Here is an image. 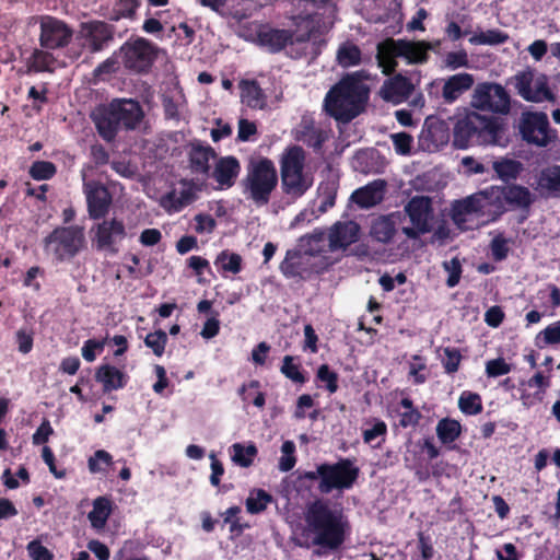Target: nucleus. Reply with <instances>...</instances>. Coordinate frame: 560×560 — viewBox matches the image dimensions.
I'll return each instance as SVG.
<instances>
[{"mask_svg":"<svg viewBox=\"0 0 560 560\" xmlns=\"http://www.w3.org/2000/svg\"><path fill=\"white\" fill-rule=\"evenodd\" d=\"M303 521L304 525L296 529L293 541L299 547L313 548V553L319 557L338 550L349 532L343 512L323 500L306 506Z\"/></svg>","mask_w":560,"mask_h":560,"instance_id":"f257e3e1","label":"nucleus"},{"mask_svg":"<svg viewBox=\"0 0 560 560\" xmlns=\"http://www.w3.org/2000/svg\"><path fill=\"white\" fill-rule=\"evenodd\" d=\"M328 135L325 130L316 128L314 126L306 125L304 127V130L301 131V136L299 139L306 143L308 147L318 149L326 141Z\"/></svg>","mask_w":560,"mask_h":560,"instance_id":"de8ad7c7","label":"nucleus"},{"mask_svg":"<svg viewBox=\"0 0 560 560\" xmlns=\"http://www.w3.org/2000/svg\"><path fill=\"white\" fill-rule=\"evenodd\" d=\"M142 118L143 112L139 103L132 100H115L93 113L96 128L107 141L114 139L120 127L135 129Z\"/></svg>","mask_w":560,"mask_h":560,"instance_id":"7ed1b4c3","label":"nucleus"},{"mask_svg":"<svg viewBox=\"0 0 560 560\" xmlns=\"http://www.w3.org/2000/svg\"><path fill=\"white\" fill-rule=\"evenodd\" d=\"M167 342V335L163 330H156L147 335L144 343L156 357H161L164 353V349Z\"/></svg>","mask_w":560,"mask_h":560,"instance_id":"8fccbe9b","label":"nucleus"},{"mask_svg":"<svg viewBox=\"0 0 560 560\" xmlns=\"http://www.w3.org/2000/svg\"><path fill=\"white\" fill-rule=\"evenodd\" d=\"M83 230L70 226L55 230L45 240V249L59 260L74 256L83 246Z\"/></svg>","mask_w":560,"mask_h":560,"instance_id":"9d476101","label":"nucleus"},{"mask_svg":"<svg viewBox=\"0 0 560 560\" xmlns=\"http://www.w3.org/2000/svg\"><path fill=\"white\" fill-rule=\"evenodd\" d=\"M492 167L498 177L502 180L516 178V176L522 171L521 162L508 158H502L494 161Z\"/></svg>","mask_w":560,"mask_h":560,"instance_id":"a19ab883","label":"nucleus"},{"mask_svg":"<svg viewBox=\"0 0 560 560\" xmlns=\"http://www.w3.org/2000/svg\"><path fill=\"white\" fill-rule=\"evenodd\" d=\"M18 349L21 353L27 354L33 349L34 334L32 330L21 328L15 334Z\"/></svg>","mask_w":560,"mask_h":560,"instance_id":"0e129e2a","label":"nucleus"},{"mask_svg":"<svg viewBox=\"0 0 560 560\" xmlns=\"http://www.w3.org/2000/svg\"><path fill=\"white\" fill-rule=\"evenodd\" d=\"M257 453V447L253 443L247 445L242 443H234L230 447L232 462L243 468H247L253 465Z\"/></svg>","mask_w":560,"mask_h":560,"instance_id":"58836bf2","label":"nucleus"},{"mask_svg":"<svg viewBox=\"0 0 560 560\" xmlns=\"http://www.w3.org/2000/svg\"><path fill=\"white\" fill-rule=\"evenodd\" d=\"M508 38V34L499 30H487L476 32L469 38V43L472 45H499L505 43Z\"/></svg>","mask_w":560,"mask_h":560,"instance_id":"c03bdc74","label":"nucleus"},{"mask_svg":"<svg viewBox=\"0 0 560 560\" xmlns=\"http://www.w3.org/2000/svg\"><path fill=\"white\" fill-rule=\"evenodd\" d=\"M200 191L199 185L191 180H180L172 189L161 197L160 206L167 212H178L192 203Z\"/></svg>","mask_w":560,"mask_h":560,"instance_id":"4468645a","label":"nucleus"},{"mask_svg":"<svg viewBox=\"0 0 560 560\" xmlns=\"http://www.w3.org/2000/svg\"><path fill=\"white\" fill-rule=\"evenodd\" d=\"M503 192L508 210L527 209L534 200L529 189L524 186H503Z\"/></svg>","mask_w":560,"mask_h":560,"instance_id":"72a5a7b5","label":"nucleus"},{"mask_svg":"<svg viewBox=\"0 0 560 560\" xmlns=\"http://www.w3.org/2000/svg\"><path fill=\"white\" fill-rule=\"evenodd\" d=\"M323 480L319 481L318 489L323 493H329L334 489H349L358 477V468L353 464L343 459L336 464H324Z\"/></svg>","mask_w":560,"mask_h":560,"instance_id":"f8f14e48","label":"nucleus"},{"mask_svg":"<svg viewBox=\"0 0 560 560\" xmlns=\"http://www.w3.org/2000/svg\"><path fill=\"white\" fill-rule=\"evenodd\" d=\"M56 173V167L51 162L38 161L35 162L30 170V174L34 179L45 180L49 179Z\"/></svg>","mask_w":560,"mask_h":560,"instance_id":"5fc2aeb1","label":"nucleus"},{"mask_svg":"<svg viewBox=\"0 0 560 560\" xmlns=\"http://www.w3.org/2000/svg\"><path fill=\"white\" fill-rule=\"evenodd\" d=\"M472 118L476 121V137L479 144H501L504 132V124L502 120L492 116L481 115L477 112H472Z\"/></svg>","mask_w":560,"mask_h":560,"instance_id":"6ab92c4d","label":"nucleus"},{"mask_svg":"<svg viewBox=\"0 0 560 560\" xmlns=\"http://www.w3.org/2000/svg\"><path fill=\"white\" fill-rule=\"evenodd\" d=\"M366 71H355L343 77L326 95L325 109L336 120L348 122L361 114L369 100Z\"/></svg>","mask_w":560,"mask_h":560,"instance_id":"f03ea898","label":"nucleus"},{"mask_svg":"<svg viewBox=\"0 0 560 560\" xmlns=\"http://www.w3.org/2000/svg\"><path fill=\"white\" fill-rule=\"evenodd\" d=\"M460 431L459 422L453 419H442L436 425V435L444 444L454 442L459 436Z\"/></svg>","mask_w":560,"mask_h":560,"instance_id":"79ce46f5","label":"nucleus"},{"mask_svg":"<svg viewBox=\"0 0 560 560\" xmlns=\"http://www.w3.org/2000/svg\"><path fill=\"white\" fill-rule=\"evenodd\" d=\"M483 197L485 214L495 218L508 211L503 187L491 186L483 190Z\"/></svg>","mask_w":560,"mask_h":560,"instance_id":"c9c22d12","label":"nucleus"},{"mask_svg":"<svg viewBox=\"0 0 560 560\" xmlns=\"http://www.w3.org/2000/svg\"><path fill=\"white\" fill-rule=\"evenodd\" d=\"M92 231L101 249H114V245L126 235L124 223L117 219L104 220Z\"/></svg>","mask_w":560,"mask_h":560,"instance_id":"412c9836","label":"nucleus"},{"mask_svg":"<svg viewBox=\"0 0 560 560\" xmlns=\"http://www.w3.org/2000/svg\"><path fill=\"white\" fill-rule=\"evenodd\" d=\"M520 131L526 142L538 147H546L556 138V132L549 127L547 115L539 112L523 113Z\"/></svg>","mask_w":560,"mask_h":560,"instance_id":"9b49d317","label":"nucleus"},{"mask_svg":"<svg viewBox=\"0 0 560 560\" xmlns=\"http://www.w3.org/2000/svg\"><path fill=\"white\" fill-rule=\"evenodd\" d=\"M401 217L400 212H393L372 219L369 231L370 236L378 243H389L396 234Z\"/></svg>","mask_w":560,"mask_h":560,"instance_id":"4be33fe9","label":"nucleus"},{"mask_svg":"<svg viewBox=\"0 0 560 560\" xmlns=\"http://www.w3.org/2000/svg\"><path fill=\"white\" fill-rule=\"evenodd\" d=\"M83 192L86 198L88 211L92 219H100L108 212L112 196L104 185L97 182H84Z\"/></svg>","mask_w":560,"mask_h":560,"instance_id":"a211bd4d","label":"nucleus"},{"mask_svg":"<svg viewBox=\"0 0 560 560\" xmlns=\"http://www.w3.org/2000/svg\"><path fill=\"white\" fill-rule=\"evenodd\" d=\"M511 83L518 95L527 102L540 103L551 101L553 95L545 74L533 69H525L511 78Z\"/></svg>","mask_w":560,"mask_h":560,"instance_id":"1a4fd4ad","label":"nucleus"},{"mask_svg":"<svg viewBox=\"0 0 560 560\" xmlns=\"http://www.w3.org/2000/svg\"><path fill=\"white\" fill-rule=\"evenodd\" d=\"M328 238L323 232H314L311 235L304 236L299 242V249L313 260V268L316 273L323 272L334 264L330 257L326 254L329 250Z\"/></svg>","mask_w":560,"mask_h":560,"instance_id":"ddd939ff","label":"nucleus"},{"mask_svg":"<svg viewBox=\"0 0 560 560\" xmlns=\"http://www.w3.org/2000/svg\"><path fill=\"white\" fill-rule=\"evenodd\" d=\"M277 185L278 173L271 160L259 158L249 162L242 180L243 195L247 200L256 207L268 205Z\"/></svg>","mask_w":560,"mask_h":560,"instance_id":"39448f33","label":"nucleus"},{"mask_svg":"<svg viewBox=\"0 0 560 560\" xmlns=\"http://www.w3.org/2000/svg\"><path fill=\"white\" fill-rule=\"evenodd\" d=\"M95 380L102 384L105 393L122 388L127 383V375L116 366L102 364L95 372Z\"/></svg>","mask_w":560,"mask_h":560,"instance_id":"7c9ffc66","label":"nucleus"},{"mask_svg":"<svg viewBox=\"0 0 560 560\" xmlns=\"http://www.w3.org/2000/svg\"><path fill=\"white\" fill-rule=\"evenodd\" d=\"M474 83V75L467 72H460L447 77L443 80L442 97L445 103L452 104L457 101L464 93L469 91Z\"/></svg>","mask_w":560,"mask_h":560,"instance_id":"b1692460","label":"nucleus"},{"mask_svg":"<svg viewBox=\"0 0 560 560\" xmlns=\"http://www.w3.org/2000/svg\"><path fill=\"white\" fill-rule=\"evenodd\" d=\"M137 7V0H118L114 7L113 19L131 18Z\"/></svg>","mask_w":560,"mask_h":560,"instance_id":"bf43d9fd","label":"nucleus"},{"mask_svg":"<svg viewBox=\"0 0 560 560\" xmlns=\"http://www.w3.org/2000/svg\"><path fill=\"white\" fill-rule=\"evenodd\" d=\"M538 186L555 196H560V166H550L541 171Z\"/></svg>","mask_w":560,"mask_h":560,"instance_id":"ea45409f","label":"nucleus"},{"mask_svg":"<svg viewBox=\"0 0 560 560\" xmlns=\"http://www.w3.org/2000/svg\"><path fill=\"white\" fill-rule=\"evenodd\" d=\"M281 372L291 381L295 383H304L305 378L300 372V369L296 364L293 363L292 357L287 355L283 359V364L281 368Z\"/></svg>","mask_w":560,"mask_h":560,"instance_id":"e2e57ef3","label":"nucleus"},{"mask_svg":"<svg viewBox=\"0 0 560 560\" xmlns=\"http://www.w3.org/2000/svg\"><path fill=\"white\" fill-rule=\"evenodd\" d=\"M27 551L33 560H51V552L39 541L33 540L27 545Z\"/></svg>","mask_w":560,"mask_h":560,"instance_id":"774afa93","label":"nucleus"},{"mask_svg":"<svg viewBox=\"0 0 560 560\" xmlns=\"http://www.w3.org/2000/svg\"><path fill=\"white\" fill-rule=\"evenodd\" d=\"M469 60L465 50L452 51L445 56L444 65L450 70L468 67Z\"/></svg>","mask_w":560,"mask_h":560,"instance_id":"13d9d810","label":"nucleus"},{"mask_svg":"<svg viewBox=\"0 0 560 560\" xmlns=\"http://www.w3.org/2000/svg\"><path fill=\"white\" fill-rule=\"evenodd\" d=\"M156 52V47L149 40L138 38L125 48L126 65L137 71H142L153 62Z\"/></svg>","mask_w":560,"mask_h":560,"instance_id":"f3484780","label":"nucleus"},{"mask_svg":"<svg viewBox=\"0 0 560 560\" xmlns=\"http://www.w3.org/2000/svg\"><path fill=\"white\" fill-rule=\"evenodd\" d=\"M89 469L91 472H101L103 471L102 464L110 465L112 464V455L103 450L96 451L92 457H90Z\"/></svg>","mask_w":560,"mask_h":560,"instance_id":"052dcab7","label":"nucleus"},{"mask_svg":"<svg viewBox=\"0 0 560 560\" xmlns=\"http://www.w3.org/2000/svg\"><path fill=\"white\" fill-rule=\"evenodd\" d=\"M195 231L199 234H210L217 226L215 220L205 213H199L195 217Z\"/></svg>","mask_w":560,"mask_h":560,"instance_id":"338daca9","label":"nucleus"},{"mask_svg":"<svg viewBox=\"0 0 560 560\" xmlns=\"http://www.w3.org/2000/svg\"><path fill=\"white\" fill-rule=\"evenodd\" d=\"M295 445L292 441H285L281 446V457L279 458V469L281 471H289L295 465Z\"/></svg>","mask_w":560,"mask_h":560,"instance_id":"603ef678","label":"nucleus"},{"mask_svg":"<svg viewBox=\"0 0 560 560\" xmlns=\"http://www.w3.org/2000/svg\"><path fill=\"white\" fill-rule=\"evenodd\" d=\"M241 262L242 258L240 255L228 252L221 253L215 260V264L219 265L222 270L232 273H237L241 270Z\"/></svg>","mask_w":560,"mask_h":560,"instance_id":"3c124183","label":"nucleus"},{"mask_svg":"<svg viewBox=\"0 0 560 560\" xmlns=\"http://www.w3.org/2000/svg\"><path fill=\"white\" fill-rule=\"evenodd\" d=\"M413 89V84L407 78L398 74L384 82L380 94L383 100L399 104L411 95Z\"/></svg>","mask_w":560,"mask_h":560,"instance_id":"393cba45","label":"nucleus"},{"mask_svg":"<svg viewBox=\"0 0 560 560\" xmlns=\"http://www.w3.org/2000/svg\"><path fill=\"white\" fill-rule=\"evenodd\" d=\"M257 36L258 43L271 51H278L284 48L288 44L293 45L294 43L305 42L304 37H296L294 39L288 31L272 30L265 26L258 31Z\"/></svg>","mask_w":560,"mask_h":560,"instance_id":"bb28decb","label":"nucleus"},{"mask_svg":"<svg viewBox=\"0 0 560 560\" xmlns=\"http://www.w3.org/2000/svg\"><path fill=\"white\" fill-rule=\"evenodd\" d=\"M476 121L472 112L458 117L453 126V144L457 149H467L472 136H476Z\"/></svg>","mask_w":560,"mask_h":560,"instance_id":"c756f323","label":"nucleus"},{"mask_svg":"<svg viewBox=\"0 0 560 560\" xmlns=\"http://www.w3.org/2000/svg\"><path fill=\"white\" fill-rule=\"evenodd\" d=\"M384 182L374 180L366 186L357 189L351 195V200L361 208H370L382 201L384 196Z\"/></svg>","mask_w":560,"mask_h":560,"instance_id":"2f4dec72","label":"nucleus"},{"mask_svg":"<svg viewBox=\"0 0 560 560\" xmlns=\"http://www.w3.org/2000/svg\"><path fill=\"white\" fill-rule=\"evenodd\" d=\"M431 45L425 42L405 39H386L377 45L376 59L383 73L389 74L397 68V59H404L408 65H421L428 60Z\"/></svg>","mask_w":560,"mask_h":560,"instance_id":"423d86ee","label":"nucleus"},{"mask_svg":"<svg viewBox=\"0 0 560 560\" xmlns=\"http://www.w3.org/2000/svg\"><path fill=\"white\" fill-rule=\"evenodd\" d=\"M451 138V129L447 121L429 118L421 131L420 141L428 151H436L445 147Z\"/></svg>","mask_w":560,"mask_h":560,"instance_id":"aec40b11","label":"nucleus"},{"mask_svg":"<svg viewBox=\"0 0 560 560\" xmlns=\"http://www.w3.org/2000/svg\"><path fill=\"white\" fill-rule=\"evenodd\" d=\"M240 89L243 104L254 109L266 108L267 97L255 81H242Z\"/></svg>","mask_w":560,"mask_h":560,"instance_id":"f704fd0d","label":"nucleus"},{"mask_svg":"<svg viewBox=\"0 0 560 560\" xmlns=\"http://www.w3.org/2000/svg\"><path fill=\"white\" fill-rule=\"evenodd\" d=\"M443 366L447 373H454L458 370L462 355L457 349L445 348L444 349Z\"/></svg>","mask_w":560,"mask_h":560,"instance_id":"69168bd1","label":"nucleus"},{"mask_svg":"<svg viewBox=\"0 0 560 560\" xmlns=\"http://www.w3.org/2000/svg\"><path fill=\"white\" fill-rule=\"evenodd\" d=\"M110 513V501L105 497H98L93 501V509L88 514V518L92 527L95 529H102L105 527Z\"/></svg>","mask_w":560,"mask_h":560,"instance_id":"e433bc0d","label":"nucleus"},{"mask_svg":"<svg viewBox=\"0 0 560 560\" xmlns=\"http://www.w3.org/2000/svg\"><path fill=\"white\" fill-rule=\"evenodd\" d=\"M443 267H444L445 271L448 273V278L446 280L447 285L450 288L455 287L459 282L460 273H462V267H460L459 260L457 258H453L448 261H445L443 264Z\"/></svg>","mask_w":560,"mask_h":560,"instance_id":"680f3d73","label":"nucleus"},{"mask_svg":"<svg viewBox=\"0 0 560 560\" xmlns=\"http://www.w3.org/2000/svg\"><path fill=\"white\" fill-rule=\"evenodd\" d=\"M409 219V225L402 226V233L410 240H416L432 230L434 222L433 201L428 196H413L404 207Z\"/></svg>","mask_w":560,"mask_h":560,"instance_id":"0eeeda50","label":"nucleus"},{"mask_svg":"<svg viewBox=\"0 0 560 560\" xmlns=\"http://www.w3.org/2000/svg\"><path fill=\"white\" fill-rule=\"evenodd\" d=\"M511 372V364L503 358H497L486 362V374L489 377H498Z\"/></svg>","mask_w":560,"mask_h":560,"instance_id":"6e6d98bb","label":"nucleus"},{"mask_svg":"<svg viewBox=\"0 0 560 560\" xmlns=\"http://www.w3.org/2000/svg\"><path fill=\"white\" fill-rule=\"evenodd\" d=\"M542 341L544 345L560 343V320L551 323L536 336V342Z\"/></svg>","mask_w":560,"mask_h":560,"instance_id":"864d4df0","label":"nucleus"},{"mask_svg":"<svg viewBox=\"0 0 560 560\" xmlns=\"http://www.w3.org/2000/svg\"><path fill=\"white\" fill-rule=\"evenodd\" d=\"M104 346L105 340H86L81 349L83 359L88 362H93L96 359V355L103 351Z\"/></svg>","mask_w":560,"mask_h":560,"instance_id":"4d7b16f0","label":"nucleus"},{"mask_svg":"<svg viewBox=\"0 0 560 560\" xmlns=\"http://www.w3.org/2000/svg\"><path fill=\"white\" fill-rule=\"evenodd\" d=\"M281 187L284 194L299 198L313 185L306 153L299 145L284 149L279 159Z\"/></svg>","mask_w":560,"mask_h":560,"instance_id":"20e7f679","label":"nucleus"},{"mask_svg":"<svg viewBox=\"0 0 560 560\" xmlns=\"http://www.w3.org/2000/svg\"><path fill=\"white\" fill-rule=\"evenodd\" d=\"M470 105L477 110L505 115L510 112L511 98L501 84L483 82L475 86Z\"/></svg>","mask_w":560,"mask_h":560,"instance_id":"6e6552de","label":"nucleus"},{"mask_svg":"<svg viewBox=\"0 0 560 560\" xmlns=\"http://www.w3.org/2000/svg\"><path fill=\"white\" fill-rule=\"evenodd\" d=\"M483 190L477 194H474L463 200H458L453 206L452 219L459 226L463 228V224L466 222V217L472 213L480 212L485 214V203H483Z\"/></svg>","mask_w":560,"mask_h":560,"instance_id":"cd10ccee","label":"nucleus"},{"mask_svg":"<svg viewBox=\"0 0 560 560\" xmlns=\"http://www.w3.org/2000/svg\"><path fill=\"white\" fill-rule=\"evenodd\" d=\"M187 156L194 173L207 174L217 154L210 145L195 141L187 145Z\"/></svg>","mask_w":560,"mask_h":560,"instance_id":"5701e85b","label":"nucleus"},{"mask_svg":"<svg viewBox=\"0 0 560 560\" xmlns=\"http://www.w3.org/2000/svg\"><path fill=\"white\" fill-rule=\"evenodd\" d=\"M272 498L262 489H253L246 499V510L250 514H257L266 510Z\"/></svg>","mask_w":560,"mask_h":560,"instance_id":"37998d69","label":"nucleus"},{"mask_svg":"<svg viewBox=\"0 0 560 560\" xmlns=\"http://www.w3.org/2000/svg\"><path fill=\"white\" fill-rule=\"evenodd\" d=\"M360 225L354 221H339L332 224L328 231V247L330 252L346 250L358 242Z\"/></svg>","mask_w":560,"mask_h":560,"instance_id":"dca6fc26","label":"nucleus"},{"mask_svg":"<svg viewBox=\"0 0 560 560\" xmlns=\"http://www.w3.org/2000/svg\"><path fill=\"white\" fill-rule=\"evenodd\" d=\"M56 60L48 51L35 50L32 55L30 65L35 71H54Z\"/></svg>","mask_w":560,"mask_h":560,"instance_id":"09e8293b","label":"nucleus"},{"mask_svg":"<svg viewBox=\"0 0 560 560\" xmlns=\"http://www.w3.org/2000/svg\"><path fill=\"white\" fill-rule=\"evenodd\" d=\"M240 173V163L233 156H225L215 163L213 177L222 187H231Z\"/></svg>","mask_w":560,"mask_h":560,"instance_id":"473e14b6","label":"nucleus"},{"mask_svg":"<svg viewBox=\"0 0 560 560\" xmlns=\"http://www.w3.org/2000/svg\"><path fill=\"white\" fill-rule=\"evenodd\" d=\"M280 270L288 278H306L312 272H315L313 260H310L300 249L299 252L287 253L284 260L280 265Z\"/></svg>","mask_w":560,"mask_h":560,"instance_id":"a878e982","label":"nucleus"},{"mask_svg":"<svg viewBox=\"0 0 560 560\" xmlns=\"http://www.w3.org/2000/svg\"><path fill=\"white\" fill-rule=\"evenodd\" d=\"M458 407L466 415H477L482 410L481 397L471 392H463L458 399Z\"/></svg>","mask_w":560,"mask_h":560,"instance_id":"49530a36","label":"nucleus"},{"mask_svg":"<svg viewBox=\"0 0 560 560\" xmlns=\"http://www.w3.org/2000/svg\"><path fill=\"white\" fill-rule=\"evenodd\" d=\"M79 38L84 42V45H89L93 51H97L110 38V32L103 22L84 23L81 25Z\"/></svg>","mask_w":560,"mask_h":560,"instance_id":"c85d7f7f","label":"nucleus"},{"mask_svg":"<svg viewBox=\"0 0 560 560\" xmlns=\"http://www.w3.org/2000/svg\"><path fill=\"white\" fill-rule=\"evenodd\" d=\"M72 37V31L68 25L55 18H40V46L47 49H55L66 46Z\"/></svg>","mask_w":560,"mask_h":560,"instance_id":"2eb2a0df","label":"nucleus"},{"mask_svg":"<svg viewBox=\"0 0 560 560\" xmlns=\"http://www.w3.org/2000/svg\"><path fill=\"white\" fill-rule=\"evenodd\" d=\"M387 425L384 421L376 420L370 428L363 430V441L372 446H378L384 441Z\"/></svg>","mask_w":560,"mask_h":560,"instance_id":"a18cd8bd","label":"nucleus"},{"mask_svg":"<svg viewBox=\"0 0 560 560\" xmlns=\"http://www.w3.org/2000/svg\"><path fill=\"white\" fill-rule=\"evenodd\" d=\"M336 59L338 65L342 68L355 67L362 61V52L355 44L345 42L338 47Z\"/></svg>","mask_w":560,"mask_h":560,"instance_id":"4c0bfd02","label":"nucleus"}]
</instances>
